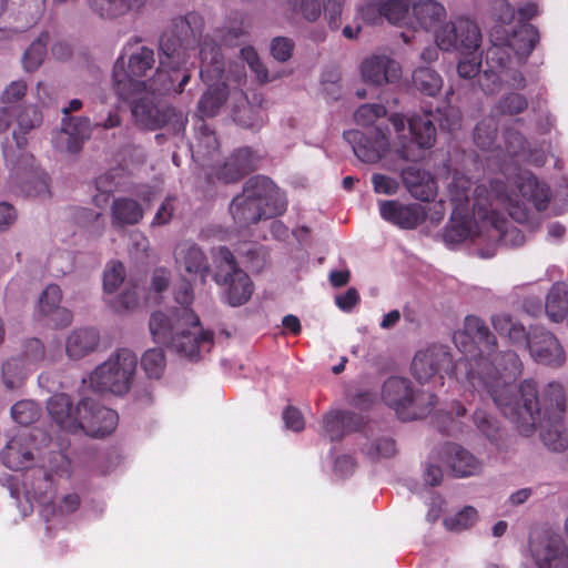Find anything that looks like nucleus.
Returning <instances> with one entry per match:
<instances>
[{
    "mask_svg": "<svg viewBox=\"0 0 568 568\" xmlns=\"http://www.w3.org/2000/svg\"><path fill=\"white\" fill-rule=\"evenodd\" d=\"M538 418L531 428L526 429L517 420H511L519 433L528 436L537 425L541 428V439L545 446L552 452H564L568 447V434L564 427L562 419L566 412V399L562 386L551 382L545 389L542 400L538 399L536 405Z\"/></svg>",
    "mask_w": 568,
    "mask_h": 568,
    "instance_id": "obj_8",
    "label": "nucleus"
},
{
    "mask_svg": "<svg viewBox=\"0 0 568 568\" xmlns=\"http://www.w3.org/2000/svg\"><path fill=\"white\" fill-rule=\"evenodd\" d=\"M100 334L94 328L74 329L65 341V352L71 359H80L95 351Z\"/></svg>",
    "mask_w": 568,
    "mask_h": 568,
    "instance_id": "obj_29",
    "label": "nucleus"
},
{
    "mask_svg": "<svg viewBox=\"0 0 568 568\" xmlns=\"http://www.w3.org/2000/svg\"><path fill=\"white\" fill-rule=\"evenodd\" d=\"M294 42L286 37H276L271 42V53L280 62H286L291 59L294 50Z\"/></svg>",
    "mask_w": 568,
    "mask_h": 568,
    "instance_id": "obj_58",
    "label": "nucleus"
},
{
    "mask_svg": "<svg viewBox=\"0 0 568 568\" xmlns=\"http://www.w3.org/2000/svg\"><path fill=\"white\" fill-rule=\"evenodd\" d=\"M491 324L500 336H507L513 344L525 345L532 358L545 365L560 366L565 361V352L556 336L545 327H532L529 333L525 326L507 313L491 316Z\"/></svg>",
    "mask_w": 568,
    "mask_h": 568,
    "instance_id": "obj_6",
    "label": "nucleus"
},
{
    "mask_svg": "<svg viewBox=\"0 0 568 568\" xmlns=\"http://www.w3.org/2000/svg\"><path fill=\"white\" fill-rule=\"evenodd\" d=\"M125 277L124 265L120 261L110 262L103 273V288L108 293H113L123 283Z\"/></svg>",
    "mask_w": 568,
    "mask_h": 568,
    "instance_id": "obj_54",
    "label": "nucleus"
},
{
    "mask_svg": "<svg viewBox=\"0 0 568 568\" xmlns=\"http://www.w3.org/2000/svg\"><path fill=\"white\" fill-rule=\"evenodd\" d=\"M529 105L527 97L519 92H509L504 94L494 106V112L498 115H518L524 113Z\"/></svg>",
    "mask_w": 568,
    "mask_h": 568,
    "instance_id": "obj_42",
    "label": "nucleus"
},
{
    "mask_svg": "<svg viewBox=\"0 0 568 568\" xmlns=\"http://www.w3.org/2000/svg\"><path fill=\"white\" fill-rule=\"evenodd\" d=\"M175 201L174 196H166L160 207L158 209L154 219L152 221V225H165L168 224L173 215L174 206L173 202Z\"/></svg>",
    "mask_w": 568,
    "mask_h": 568,
    "instance_id": "obj_62",
    "label": "nucleus"
},
{
    "mask_svg": "<svg viewBox=\"0 0 568 568\" xmlns=\"http://www.w3.org/2000/svg\"><path fill=\"white\" fill-rule=\"evenodd\" d=\"M175 261L180 270H183L187 274L200 276L202 282H205V278L210 274L207 258L196 244H180L175 251Z\"/></svg>",
    "mask_w": 568,
    "mask_h": 568,
    "instance_id": "obj_27",
    "label": "nucleus"
},
{
    "mask_svg": "<svg viewBox=\"0 0 568 568\" xmlns=\"http://www.w3.org/2000/svg\"><path fill=\"white\" fill-rule=\"evenodd\" d=\"M27 83L23 80L10 82L1 93V103L14 110V105L27 94Z\"/></svg>",
    "mask_w": 568,
    "mask_h": 568,
    "instance_id": "obj_55",
    "label": "nucleus"
},
{
    "mask_svg": "<svg viewBox=\"0 0 568 568\" xmlns=\"http://www.w3.org/2000/svg\"><path fill=\"white\" fill-rule=\"evenodd\" d=\"M386 108L379 103L363 104L354 113L357 124L365 126L362 130L344 132V139L352 145L354 154L365 163L378 162L389 150V130L373 124L386 115Z\"/></svg>",
    "mask_w": 568,
    "mask_h": 568,
    "instance_id": "obj_7",
    "label": "nucleus"
},
{
    "mask_svg": "<svg viewBox=\"0 0 568 568\" xmlns=\"http://www.w3.org/2000/svg\"><path fill=\"white\" fill-rule=\"evenodd\" d=\"M47 410L60 429L71 434L79 432V404L73 406L69 395L63 393L52 395L47 402Z\"/></svg>",
    "mask_w": 568,
    "mask_h": 568,
    "instance_id": "obj_23",
    "label": "nucleus"
},
{
    "mask_svg": "<svg viewBox=\"0 0 568 568\" xmlns=\"http://www.w3.org/2000/svg\"><path fill=\"white\" fill-rule=\"evenodd\" d=\"M470 181L465 176L453 178L449 185L450 202L455 207V214L460 211H468Z\"/></svg>",
    "mask_w": 568,
    "mask_h": 568,
    "instance_id": "obj_45",
    "label": "nucleus"
},
{
    "mask_svg": "<svg viewBox=\"0 0 568 568\" xmlns=\"http://www.w3.org/2000/svg\"><path fill=\"white\" fill-rule=\"evenodd\" d=\"M62 298L61 290L55 284L48 285L39 298V311L41 314H48L50 311L60 306Z\"/></svg>",
    "mask_w": 568,
    "mask_h": 568,
    "instance_id": "obj_57",
    "label": "nucleus"
},
{
    "mask_svg": "<svg viewBox=\"0 0 568 568\" xmlns=\"http://www.w3.org/2000/svg\"><path fill=\"white\" fill-rule=\"evenodd\" d=\"M125 183V172L123 169L116 168L111 169L104 174H101L95 179V187L99 192L94 196V202L100 205L101 203H105L109 200V196L121 190L122 185Z\"/></svg>",
    "mask_w": 568,
    "mask_h": 568,
    "instance_id": "obj_36",
    "label": "nucleus"
},
{
    "mask_svg": "<svg viewBox=\"0 0 568 568\" xmlns=\"http://www.w3.org/2000/svg\"><path fill=\"white\" fill-rule=\"evenodd\" d=\"M136 365V355L128 348H121L91 373V386L98 392L124 395L131 388Z\"/></svg>",
    "mask_w": 568,
    "mask_h": 568,
    "instance_id": "obj_10",
    "label": "nucleus"
},
{
    "mask_svg": "<svg viewBox=\"0 0 568 568\" xmlns=\"http://www.w3.org/2000/svg\"><path fill=\"white\" fill-rule=\"evenodd\" d=\"M478 217L483 221H487L496 231L500 233V236L506 241L508 236L515 245H521L525 242V235L523 232L514 226L509 227L507 219L500 212L496 210L485 211L481 215L480 207L478 206Z\"/></svg>",
    "mask_w": 568,
    "mask_h": 568,
    "instance_id": "obj_38",
    "label": "nucleus"
},
{
    "mask_svg": "<svg viewBox=\"0 0 568 568\" xmlns=\"http://www.w3.org/2000/svg\"><path fill=\"white\" fill-rule=\"evenodd\" d=\"M285 426L294 432L304 429L305 423L302 413L294 406H287L283 413Z\"/></svg>",
    "mask_w": 568,
    "mask_h": 568,
    "instance_id": "obj_63",
    "label": "nucleus"
},
{
    "mask_svg": "<svg viewBox=\"0 0 568 568\" xmlns=\"http://www.w3.org/2000/svg\"><path fill=\"white\" fill-rule=\"evenodd\" d=\"M497 123L494 119H484L474 129V142L481 150H489L497 138Z\"/></svg>",
    "mask_w": 568,
    "mask_h": 568,
    "instance_id": "obj_50",
    "label": "nucleus"
},
{
    "mask_svg": "<svg viewBox=\"0 0 568 568\" xmlns=\"http://www.w3.org/2000/svg\"><path fill=\"white\" fill-rule=\"evenodd\" d=\"M462 368H467L466 362L458 359L454 364L448 348L442 345H433L417 352L412 362V374L422 384L438 381L444 385L445 376L442 373L454 375L457 381H463L465 377L459 376Z\"/></svg>",
    "mask_w": 568,
    "mask_h": 568,
    "instance_id": "obj_12",
    "label": "nucleus"
},
{
    "mask_svg": "<svg viewBox=\"0 0 568 568\" xmlns=\"http://www.w3.org/2000/svg\"><path fill=\"white\" fill-rule=\"evenodd\" d=\"M460 112L457 108L445 104L437 109L436 114L432 112L413 114L408 120V129L412 143L419 149H430L436 141V129L434 121L438 122L440 130L453 132L460 126Z\"/></svg>",
    "mask_w": 568,
    "mask_h": 568,
    "instance_id": "obj_13",
    "label": "nucleus"
},
{
    "mask_svg": "<svg viewBox=\"0 0 568 568\" xmlns=\"http://www.w3.org/2000/svg\"><path fill=\"white\" fill-rule=\"evenodd\" d=\"M79 409V432H83L90 437L108 436L118 425L119 416L116 412L92 398L81 399Z\"/></svg>",
    "mask_w": 568,
    "mask_h": 568,
    "instance_id": "obj_15",
    "label": "nucleus"
},
{
    "mask_svg": "<svg viewBox=\"0 0 568 568\" xmlns=\"http://www.w3.org/2000/svg\"><path fill=\"white\" fill-rule=\"evenodd\" d=\"M134 95L128 102H131V113L136 124L154 131L164 126L174 115L171 108L159 109L148 97L136 98Z\"/></svg>",
    "mask_w": 568,
    "mask_h": 568,
    "instance_id": "obj_21",
    "label": "nucleus"
},
{
    "mask_svg": "<svg viewBox=\"0 0 568 568\" xmlns=\"http://www.w3.org/2000/svg\"><path fill=\"white\" fill-rule=\"evenodd\" d=\"M61 125L60 134L65 138V148L70 153L78 152L92 133L88 116H63Z\"/></svg>",
    "mask_w": 568,
    "mask_h": 568,
    "instance_id": "obj_28",
    "label": "nucleus"
},
{
    "mask_svg": "<svg viewBox=\"0 0 568 568\" xmlns=\"http://www.w3.org/2000/svg\"><path fill=\"white\" fill-rule=\"evenodd\" d=\"M437 47L444 51L474 53L480 44L481 34L476 23L459 18L442 27L435 34Z\"/></svg>",
    "mask_w": 568,
    "mask_h": 568,
    "instance_id": "obj_14",
    "label": "nucleus"
},
{
    "mask_svg": "<svg viewBox=\"0 0 568 568\" xmlns=\"http://www.w3.org/2000/svg\"><path fill=\"white\" fill-rule=\"evenodd\" d=\"M449 465L456 477H469L477 475L481 469L480 462L468 450L453 444L448 447Z\"/></svg>",
    "mask_w": 568,
    "mask_h": 568,
    "instance_id": "obj_33",
    "label": "nucleus"
},
{
    "mask_svg": "<svg viewBox=\"0 0 568 568\" xmlns=\"http://www.w3.org/2000/svg\"><path fill=\"white\" fill-rule=\"evenodd\" d=\"M32 444L33 437L29 432L19 433L10 438L0 454L3 465L13 471L31 468L34 462Z\"/></svg>",
    "mask_w": 568,
    "mask_h": 568,
    "instance_id": "obj_20",
    "label": "nucleus"
},
{
    "mask_svg": "<svg viewBox=\"0 0 568 568\" xmlns=\"http://www.w3.org/2000/svg\"><path fill=\"white\" fill-rule=\"evenodd\" d=\"M467 217L468 211H460L459 214H455V207L453 209L450 223L444 232V239L447 243L458 244L469 236Z\"/></svg>",
    "mask_w": 568,
    "mask_h": 568,
    "instance_id": "obj_44",
    "label": "nucleus"
},
{
    "mask_svg": "<svg viewBox=\"0 0 568 568\" xmlns=\"http://www.w3.org/2000/svg\"><path fill=\"white\" fill-rule=\"evenodd\" d=\"M545 312L555 323L561 322L568 312V288L564 283H555L546 297Z\"/></svg>",
    "mask_w": 568,
    "mask_h": 568,
    "instance_id": "obj_34",
    "label": "nucleus"
},
{
    "mask_svg": "<svg viewBox=\"0 0 568 568\" xmlns=\"http://www.w3.org/2000/svg\"><path fill=\"white\" fill-rule=\"evenodd\" d=\"M197 145L205 148V154L211 155L212 152L219 149V140L213 131H210L205 124L201 126L197 136Z\"/></svg>",
    "mask_w": 568,
    "mask_h": 568,
    "instance_id": "obj_64",
    "label": "nucleus"
},
{
    "mask_svg": "<svg viewBox=\"0 0 568 568\" xmlns=\"http://www.w3.org/2000/svg\"><path fill=\"white\" fill-rule=\"evenodd\" d=\"M476 362V367L466 371L465 382L479 395L487 394L501 414L517 420L526 429L538 418L537 383L525 379L516 390L514 382L523 372V363L514 351H503Z\"/></svg>",
    "mask_w": 568,
    "mask_h": 568,
    "instance_id": "obj_2",
    "label": "nucleus"
},
{
    "mask_svg": "<svg viewBox=\"0 0 568 568\" xmlns=\"http://www.w3.org/2000/svg\"><path fill=\"white\" fill-rule=\"evenodd\" d=\"M322 435L331 442H338L345 436L342 410H332L323 417Z\"/></svg>",
    "mask_w": 568,
    "mask_h": 568,
    "instance_id": "obj_51",
    "label": "nucleus"
},
{
    "mask_svg": "<svg viewBox=\"0 0 568 568\" xmlns=\"http://www.w3.org/2000/svg\"><path fill=\"white\" fill-rule=\"evenodd\" d=\"M234 120L243 128L258 131L265 123L266 113L261 105L254 108L248 104L235 112Z\"/></svg>",
    "mask_w": 568,
    "mask_h": 568,
    "instance_id": "obj_48",
    "label": "nucleus"
},
{
    "mask_svg": "<svg viewBox=\"0 0 568 568\" xmlns=\"http://www.w3.org/2000/svg\"><path fill=\"white\" fill-rule=\"evenodd\" d=\"M374 192L377 194L394 195L398 191V182L388 175L375 173L372 175Z\"/></svg>",
    "mask_w": 568,
    "mask_h": 568,
    "instance_id": "obj_59",
    "label": "nucleus"
},
{
    "mask_svg": "<svg viewBox=\"0 0 568 568\" xmlns=\"http://www.w3.org/2000/svg\"><path fill=\"white\" fill-rule=\"evenodd\" d=\"M19 357L28 367L37 366L45 359L44 345L38 338H30L24 342Z\"/></svg>",
    "mask_w": 568,
    "mask_h": 568,
    "instance_id": "obj_53",
    "label": "nucleus"
},
{
    "mask_svg": "<svg viewBox=\"0 0 568 568\" xmlns=\"http://www.w3.org/2000/svg\"><path fill=\"white\" fill-rule=\"evenodd\" d=\"M381 216L400 229L414 230L423 224L427 217V211L419 203L403 204L396 200H383L378 202Z\"/></svg>",
    "mask_w": 568,
    "mask_h": 568,
    "instance_id": "obj_18",
    "label": "nucleus"
},
{
    "mask_svg": "<svg viewBox=\"0 0 568 568\" xmlns=\"http://www.w3.org/2000/svg\"><path fill=\"white\" fill-rule=\"evenodd\" d=\"M149 327L155 343L190 359H196L202 352H210L214 344V333L204 329L200 317L189 307H175L169 314L153 312Z\"/></svg>",
    "mask_w": 568,
    "mask_h": 568,
    "instance_id": "obj_3",
    "label": "nucleus"
},
{
    "mask_svg": "<svg viewBox=\"0 0 568 568\" xmlns=\"http://www.w3.org/2000/svg\"><path fill=\"white\" fill-rule=\"evenodd\" d=\"M19 191L26 196H45L49 192L48 175L34 164V158L22 154L11 169Z\"/></svg>",
    "mask_w": 568,
    "mask_h": 568,
    "instance_id": "obj_17",
    "label": "nucleus"
},
{
    "mask_svg": "<svg viewBox=\"0 0 568 568\" xmlns=\"http://www.w3.org/2000/svg\"><path fill=\"white\" fill-rule=\"evenodd\" d=\"M476 428L494 445L499 446L504 436L498 420L483 409H477L473 415Z\"/></svg>",
    "mask_w": 568,
    "mask_h": 568,
    "instance_id": "obj_40",
    "label": "nucleus"
},
{
    "mask_svg": "<svg viewBox=\"0 0 568 568\" xmlns=\"http://www.w3.org/2000/svg\"><path fill=\"white\" fill-rule=\"evenodd\" d=\"M409 4L406 0H367L361 13L364 20L374 23L376 17H385L393 24H398L408 14Z\"/></svg>",
    "mask_w": 568,
    "mask_h": 568,
    "instance_id": "obj_26",
    "label": "nucleus"
},
{
    "mask_svg": "<svg viewBox=\"0 0 568 568\" xmlns=\"http://www.w3.org/2000/svg\"><path fill=\"white\" fill-rule=\"evenodd\" d=\"M539 42V31L532 24H525L514 33V48L518 54L529 55Z\"/></svg>",
    "mask_w": 568,
    "mask_h": 568,
    "instance_id": "obj_46",
    "label": "nucleus"
},
{
    "mask_svg": "<svg viewBox=\"0 0 568 568\" xmlns=\"http://www.w3.org/2000/svg\"><path fill=\"white\" fill-rule=\"evenodd\" d=\"M414 87L423 94L434 97L443 87L442 77L432 68L420 67L413 72Z\"/></svg>",
    "mask_w": 568,
    "mask_h": 568,
    "instance_id": "obj_39",
    "label": "nucleus"
},
{
    "mask_svg": "<svg viewBox=\"0 0 568 568\" xmlns=\"http://www.w3.org/2000/svg\"><path fill=\"white\" fill-rule=\"evenodd\" d=\"M214 281L226 286V301L231 306L245 304L253 293V283L243 270L223 273V267L214 273Z\"/></svg>",
    "mask_w": 568,
    "mask_h": 568,
    "instance_id": "obj_22",
    "label": "nucleus"
},
{
    "mask_svg": "<svg viewBox=\"0 0 568 568\" xmlns=\"http://www.w3.org/2000/svg\"><path fill=\"white\" fill-rule=\"evenodd\" d=\"M48 318V323L55 328H62L69 326L73 321V314L65 307L58 306L50 311L48 314H42Z\"/></svg>",
    "mask_w": 568,
    "mask_h": 568,
    "instance_id": "obj_61",
    "label": "nucleus"
},
{
    "mask_svg": "<svg viewBox=\"0 0 568 568\" xmlns=\"http://www.w3.org/2000/svg\"><path fill=\"white\" fill-rule=\"evenodd\" d=\"M227 97L229 92L224 84L209 85V89L203 93L197 103V112L201 118L215 116L221 106L226 102Z\"/></svg>",
    "mask_w": 568,
    "mask_h": 568,
    "instance_id": "obj_37",
    "label": "nucleus"
},
{
    "mask_svg": "<svg viewBox=\"0 0 568 568\" xmlns=\"http://www.w3.org/2000/svg\"><path fill=\"white\" fill-rule=\"evenodd\" d=\"M90 9L102 19H116L131 11H139L146 0H87Z\"/></svg>",
    "mask_w": 568,
    "mask_h": 568,
    "instance_id": "obj_30",
    "label": "nucleus"
},
{
    "mask_svg": "<svg viewBox=\"0 0 568 568\" xmlns=\"http://www.w3.org/2000/svg\"><path fill=\"white\" fill-rule=\"evenodd\" d=\"M49 38L50 37L48 32H42L39 38L33 41L24 51L22 57V64L26 71H34L41 65L47 54V44Z\"/></svg>",
    "mask_w": 568,
    "mask_h": 568,
    "instance_id": "obj_43",
    "label": "nucleus"
},
{
    "mask_svg": "<svg viewBox=\"0 0 568 568\" xmlns=\"http://www.w3.org/2000/svg\"><path fill=\"white\" fill-rule=\"evenodd\" d=\"M453 341L464 354L469 369L476 367V362L485 357H493L497 349V339L484 320L476 315H468L464 320L463 328L455 332Z\"/></svg>",
    "mask_w": 568,
    "mask_h": 568,
    "instance_id": "obj_11",
    "label": "nucleus"
},
{
    "mask_svg": "<svg viewBox=\"0 0 568 568\" xmlns=\"http://www.w3.org/2000/svg\"><path fill=\"white\" fill-rule=\"evenodd\" d=\"M396 454V443L393 438L382 437L375 439L367 449L371 459L389 458Z\"/></svg>",
    "mask_w": 568,
    "mask_h": 568,
    "instance_id": "obj_56",
    "label": "nucleus"
},
{
    "mask_svg": "<svg viewBox=\"0 0 568 568\" xmlns=\"http://www.w3.org/2000/svg\"><path fill=\"white\" fill-rule=\"evenodd\" d=\"M400 178L413 197L423 202H430L436 197L437 184L429 172L409 165L402 171Z\"/></svg>",
    "mask_w": 568,
    "mask_h": 568,
    "instance_id": "obj_25",
    "label": "nucleus"
},
{
    "mask_svg": "<svg viewBox=\"0 0 568 568\" xmlns=\"http://www.w3.org/2000/svg\"><path fill=\"white\" fill-rule=\"evenodd\" d=\"M286 205L284 193L270 178L255 175L244 183L242 193L232 200L230 212L234 223L244 229L283 214Z\"/></svg>",
    "mask_w": 568,
    "mask_h": 568,
    "instance_id": "obj_5",
    "label": "nucleus"
},
{
    "mask_svg": "<svg viewBox=\"0 0 568 568\" xmlns=\"http://www.w3.org/2000/svg\"><path fill=\"white\" fill-rule=\"evenodd\" d=\"M260 156L250 148L236 149L216 170L217 180L224 183H235L257 168Z\"/></svg>",
    "mask_w": 568,
    "mask_h": 568,
    "instance_id": "obj_19",
    "label": "nucleus"
},
{
    "mask_svg": "<svg viewBox=\"0 0 568 568\" xmlns=\"http://www.w3.org/2000/svg\"><path fill=\"white\" fill-rule=\"evenodd\" d=\"M478 520V511L473 506H465L458 513L444 518V526L447 530L460 532L469 529Z\"/></svg>",
    "mask_w": 568,
    "mask_h": 568,
    "instance_id": "obj_47",
    "label": "nucleus"
},
{
    "mask_svg": "<svg viewBox=\"0 0 568 568\" xmlns=\"http://www.w3.org/2000/svg\"><path fill=\"white\" fill-rule=\"evenodd\" d=\"M344 0H324L323 10L328 21V26L333 30H337L341 26V14Z\"/></svg>",
    "mask_w": 568,
    "mask_h": 568,
    "instance_id": "obj_60",
    "label": "nucleus"
},
{
    "mask_svg": "<svg viewBox=\"0 0 568 568\" xmlns=\"http://www.w3.org/2000/svg\"><path fill=\"white\" fill-rule=\"evenodd\" d=\"M382 400L403 422L426 417L437 403V396L417 390L413 383L400 376H390L382 385Z\"/></svg>",
    "mask_w": 568,
    "mask_h": 568,
    "instance_id": "obj_9",
    "label": "nucleus"
},
{
    "mask_svg": "<svg viewBox=\"0 0 568 568\" xmlns=\"http://www.w3.org/2000/svg\"><path fill=\"white\" fill-rule=\"evenodd\" d=\"M28 367L19 356H12L2 365V382L8 389L20 387L27 376Z\"/></svg>",
    "mask_w": 568,
    "mask_h": 568,
    "instance_id": "obj_41",
    "label": "nucleus"
},
{
    "mask_svg": "<svg viewBox=\"0 0 568 568\" xmlns=\"http://www.w3.org/2000/svg\"><path fill=\"white\" fill-rule=\"evenodd\" d=\"M530 552L538 568H568V549L558 535H544L530 541Z\"/></svg>",
    "mask_w": 568,
    "mask_h": 568,
    "instance_id": "obj_16",
    "label": "nucleus"
},
{
    "mask_svg": "<svg viewBox=\"0 0 568 568\" xmlns=\"http://www.w3.org/2000/svg\"><path fill=\"white\" fill-rule=\"evenodd\" d=\"M141 365L149 378L159 379L165 368V355L163 349H148L141 358Z\"/></svg>",
    "mask_w": 568,
    "mask_h": 568,
    "instance_id": "obj_49",
    "label": "nucleus"
},
{
    "mask_svg": "<svg viewBox=\"0 0 568 568\" xmlns=\"http://www.w3.org/2000/svg\"><path fill=\"white\" fill-rule=\"evenodd\" d=\"M111 216L114 226L135 225L143 217V207L133 199L118 197L112 202Z\"/></svg>",
    "mask_w": 568,
    "mask_h": 568,
    "instance_id": "obj_32",
    "label": "nucleus"
},
{
    "mask_svg": "<svg viewBox=\"0 0 568 568\" xmlns=\"http://www.w3.org/2000/svg\"><path fill=\"white\" fill-rule=\"evenodd\" d=\"M518 194L515 197L508 192L507 184L499 179L491 180L489 190L484 185H478L474 193L476 201L474 203V214L478 216V206L481 215L485 211L494 210L493 202H497L505 206L510 217L518 223H526L534 211L542 212L548 207L550 201L549 187L538 181L531 174H524L517 182Z\"/></svg>",
    "mask_w": 568,
    "mask_h": 568,
    "instance_id": "obj_4",
    "label": "nucleus"
},
{
    "mask_svg": "<svg viewBox=\"0 0 568 568\" xmlns=\"http://www.w3.org/2000/svg\"><path fill=\"white\" fill-rule=\"evenodd\" d=\"M13 420L22 426H28L39 417V408L31 400H20L11 408Z\"/></svg>",
    "mask_w": 568,
    "mask_h": 568,
    "instance_id": "obj_52",
    "label": "nucleus"
},
{
    "mask_svg": "<svg viewBox=\"0 0 568 568\" xmlns=\"http://www.w3.org/2000/svg\"><path fill=\"white\" fill-rule=\"evenodd\" d=\"M362 77L365 82L374 85L394 82L400 78L399 64L386 55H373L363 61Z\"/></svg>",
    "mask_w": 568,
    "mask_h": 568,
    "instance_id": "obj_24",
    "label": "nucleus"
},
{
    "mask_svg": "<svg viewBox=\"0 0 568 568\" xmlns=\"http://www.w3.org/2000/svg\"><path fill=\"white\" fill-rule=\"evenodd\" d=\"M43 120L42 112L37 105H27L17 114L18 131L13 132V138L18 148L21 150L27 145L26 134L41 125Z\"/></svg>",
    "mask_w": 568,
    "mask_h": 568,
    "instance_id": "obj_35",
    "label": "nucleus"
},
{
    "mask_svg": "<svg viewBox=\"0 0 568 568\" xmlns=\"http://www.w3.org/2000/svg\"><path fill=\"white\" fill-rule=\"evenodd\" d=\"M416 23L428 31L446 19L445 7L436 0H418L412 7Z\"/></svg>",
    "mask_w": 568,
    "mask_h": 568,
    "instance_id": "obj_31",
    "label": "nucleus"
},
{
    "mask_svg": "<svg viewBox=\"0 0 568 568\" xmlns=\"http://www.w3.org/2000/svg\"><path fill=\"white\" fill-rule=\"evenodd\" d=\"M204 19L197 12H187L172 19L168 30L160 38V68L153 79L144 80L155 63L154 51L141 47L132 53L125 68L123 57L113 67V90L122 101H129L134 95L145 91L153 94H165L173 90L182 93L190 81L191 74L184 71L178 85V73L185 65L189 51L200 48V77L205 83L219 81L224 73V59L220 45L209 36L203 37Z\"/></svg>",
    "mask_w": 568,
    "mask_h": 568,
    "instance_id": "obj_1",
    "label": "nucleus"
}]
</instances>
